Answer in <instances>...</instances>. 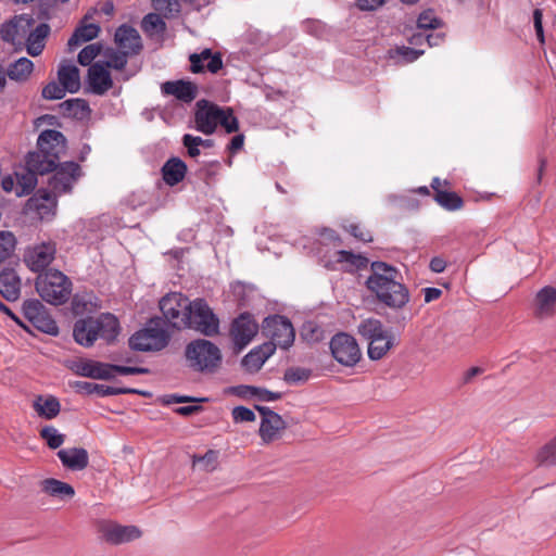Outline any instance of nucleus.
<instances>
[{"label":"nucleus","mask_w":556,"mask_h":556,"mask_svg":"<svg viewBox=\"0 0 556 556\" xmlns=\"http://www.w3.org/2000/svg\"><path fill=\"white\" fill-rule=\"evenodd\" d=\"M366 287L380 303L393 309L403 308L410 300L400 270L384 262L371 263Z\"/></svg>","instance_id":"nucleus-1"},{"label":"nucleus","mask_w":556,"mask_h":556,"mask_svg":"<svg viewBox=\"0 0 556 556\" xmlns=\"http://www.w3.org/2000/svg\"><path fill=\"white\" fill-rule=\"evenodd\" d=\"M119 331L117 318L110 314H101L97 318L79 319L74 325L75 341L86 348L93 345L98 339L110 343L114 341Z\"/></svg>","instance_id":"nucleus-2"},{"label":"nucleus","mask_w":556,"mask_h":556,"mask_svg":"<svg viewBox=\"0 0 556 556\" xmlns=\"http://www.w3.org/2000/svg\"><path fill=\"white\" fill-rule=\"evenodd\" d=\"M170 333L163 318H152L147 326L136 331L128 340L129 348L139 352H156L165 349Z\"/></svg>","instance_id":"nucleus-3"},{"label":"nucleus","mask_w":556,"mask_h":556,"mask_svg":"<svg viewBox=\"0 0 556 556\" xmlns=\"http://www.w3.org/2000/svg\"><path fill=\"white\" fill-rule=\"evenodd\" d=\"M36 290L46 302L60 305L70 299L72 281L62 271L50 269L37 277Z\"/></svg>","instance_id":"nucleus-4"},{"label":"nucleus","mask_w":556,"mask_h":556,"mask_svg":"<svg viewBox=\"0 0 556 556\" xmlns=\"http://www.w3.org/2000/svg\"><path fill=\"white\" fill-rule=\"evenodd\" d=\"M189 366L197 371H214L222 362V353L217 345L204 339L191 341L185 351Z\"/></svg>","instance_id":"nucleus-5"},{"label":"nucleus","mask_w":556,"mask_h":556,"mask_svg":"<svg viewBox=\"0 0 556 556\" xmlns=\"http://www.w3.org/2000/svg\"><path fill=\"white\" fill-rule=\"evenodd\" d=\"M184 321L186 323L184 329H192L206 337H213L219 332V319L203 299L190 302Z\"/></svg>","instance_id":"nucleus-6"},{"label":"nucleus","mask_w":556,"mask_h":556,"mask_svg":"<svg viewBox=\"0 0 556 556\" xmlns=\"http://www.w3.org/2000/svg\"><path fill=\"white\" fill-rule=\"evenodd\" d=\"M330 351L333 358L345 367L355 366L362 357L356 339L345 332H339L331 338Z\"/></svg>","instance_id":"nucleus-7"},{"label":"nucleus","mask_w":556,"mask_h":556,"mask_svg":"<svg viewBox=\"0 0 556 556\" xmlns=\"http://www.w3.org/2000/svg\"><path fill=\"white\" fill-rule=\"evenodd\" d=\"M189 299L179 292H172L163 296L160 301V309L164 316L166 325L176 329H184L185 317L190 305Z\"/></svg>","instance_id":"nucleus-8"},{"label":"nucleus","mask_w":556,"mask_h":556,"mask_svg":"<svg viewBox=\"0 0 556 556\" xmlns=\"http://www.w3.org/2000/svg\"><path fill=\"white\" fill-rule=\"evenodd\" d=\"M52 176L49 178V190L56 197L72 191L81 175L80 166L75 162H64L55 164L51 170Z\"/></svg>","instance_id":"nucleus-9"},{"label":"nucleus","mask_w":556,"mask_h":556,"mask_svg":"<svg viewBox=\"0 0 556 556\" xmlns=\"http://www.w3.org/2000/svg\"><path fill=\"white\" fill-rule=\"evenodd\" d=\"M22 311L27 321L37 330L50 336H56L59 333V327L55 320L39 300L30 299L24 301Z\"/></svg>","instance_id":"nucleus-10"},{"label":"nucleus","mask_w":556,"mask_h":556,"mask_svg":"<svg viewBox=\"0 0 556 556\" xmlns=\"http://www.w3.org/2000/svg\"><path fill=\"white\" fill-rule=\"evenodd\" d=\"M263 329L271 339V345L279 346L283 350L289 349L295 338V332L291 321L280 315L269 316L265 318Z\"/></svg>","instance_id":"nucleus-11"},{"label":"nucleus","mask_w":556,"mask_h":556,"mask_svg":"<svg viewBox=\"0 0 556 556\" xmlns=\"http://www.w3.org/2000/svg\"><path fill=\"white\" fill-rule=\"evenodd\" d=\"M101 538L111 545H121L138 540L142 531L134 525H119L114 521H101L99 523Z\"/></svg>","instance_id":"nucleus-12"},{"label":"nucleus","mask_w":556,"mask_h":556,"mask_svg":"<svg viewBox=\"0 0 556 556\" xmlns=\"http://www.w3.org/2000/svg\"><path fill=\"white\" fill-rule=\"evenodd\" d=\"M258 332V324L250 313H242L230 325V337L238 351L247 348Z\"/></svg>","instance_id":"nucleus-13"},{"label":"nucleus","mask_w":556,"mask_h":556,"mask_svg":"<svg viewBox=\"0 0 556 556\" xmlns=\"http://www.w3.org/2000/svg\"><path fill=\"white\" fill-rule=\"evenodd\" d=\"M255 408L262 416L258 432L263 442L270 443L279 439L281 432L287 427L286 421L282 419V417L267 406L256 405Z\"/></svg>","instance_id":"nucleus-14"},{"label":"nucleus","mask_w":556,"mask_h":556,"mask_svg":"<svg viewBox=\"0 0 556 556\" xmlns=\"http://www.w3.org/2000/svg\"><path fill=\"white\" fill-rule=\"evenodd\" d=\"M35 20L28 14L16 15L10 21L2 24L0 28L3 41L13 45L21 43L33 28Z\"/></svg>","instance_id":"nucleus-15"},{"label":"nucleus","mask_w":556,"mask_h":556,"mask_svg":"<svg viewBox=\"0 0 556 556\" xmlns=\"http://www.w3.org/2000/svg\"><path fill=\"white\" fill-rule=\"evenodd\" d=\"M55 252L54 243L43 242L29 249L24 255V261L31 271L39 273L52 263Z\"/></svg>","instance_id":"nucleus-16"},{"label":"nucleus","mask_w":556,"mask_h":556,"mask_svg":"<svg viewBox=\"0 0 556 556\" xmlns=\"http://www.w3.org/2000/svg\"><path fill=\"white\" fill-rule=\"evenodd\" d=\"M37 148L41 149L55 163L66 151V139L64 135L55 129L42 130L37 139Z\"/></svg>","instance_id":"nucleus-17"},{"label":"nucleus","mask_w":556,"mask_h":556,"mask_svg":"<svg viewBox=\"0 0 556 556\" xmlns=\"http://www.w3.org/2000/svg\"><path fill=\"white\" fill-rule=\"evenodd\" d=\"M56 195L47 189H39L27 201V210L38 214L40 219H50L55 215Z\"/></svg>","instance_id":"nucleus-18"},{"label":"nucleus","mask_w":556,"mask_h":556,"mask_svg":"<svg viewBox=\"0 0 556 556\" xmlns=\"http://www.w3.org/2000/svg\"><path fill=\"white\" fill-rule=\"evenodd\" d=\"M533 315L538 319H549L556 315V288L545 286L534 295Z\"/></svg>","instance_id":"nucleus-19"},{"label":"nucleus","mask_w":556,"mask_h":556,"mask_svg":"<svg viewBox=\"0 0 556 556\" xmlns=\"http://www.w3.org/2000/svg\"><path fill=\"white\" fill-rule=\"evenodd\" d=\"M199 109L194 116L195 129L204 135H212L218 126L222 109L215 104L198 103Z\"/></svg>","instance_id":"nucleus-20"},{"label":"nucleus","mask_w":556,"mask_h":556,"mask_svg":"<svg viewBox=\"0 0 556 556\" xmlns=\"http://www.w3.org/2000/svg\"><path fill=\"white\" fill-rule=\"evenodd\" d=\"M189 61L192 73H202L207 70L215 74L223 66L220 53H213L211 49H204L200 53L190 54Z\"/></svg>","instance_id":"nucleus-21"},{"label":"nucleus","mask_w":556,"mask_h":556,"mask_svg":"<svg viewBox=\"0 0 556 556\" xmlns=\"http://www.w3.org/2000/svg\"><path fill=\"white\" fill-rule=\"evenodd\" d=\"M87 83L89 90L98 96L104 94L113 86L111 74L100 63H94L89 67Z\"/></svg>","instance_id":"nucleus-22"},{"label":"nucleus","mask_w":556,"mask_h":556,"mask_svg":"<svg viewBox=\"0 0 556 556\" xmlns=\"http://www.w3.org/2000/svg\"><path fill=\"white\" fill-rule=\"evenodd\" d=\"M22 279L14 268L5 267L0 270V294L9 302H15L21 296Z\"/></svg>","instance_id":"nucleus-23"},{"label":"nucleus","mask_w":556,"mask_h":556,"mask_svg":"<svg viewBox=\"0 0 556 556\" xmlns=\"http://www.w3.org/2000/svg\"><path fill=\"white\" fill-rule=\"evenodd\" d=\"M115 42L121 50L138 54L142 49L141 37L137 29L128 25L119 26L115 31Z\"/></svg>","instance_id":"nucleus-24"},{"label":"nucleus","mask_w":556,"mask_h":556,"mask_svg":"<svg viewBox=\"0 0 556 556\" xmlns=\"http://www.w3.org/2000/svg\"><path fill=\"white\" fill-rule=\"evenodd\" d=\"M76 389L85 394L97 393L100 396L119 395V394H144L137 389L130 388H114L105 384H99L88 381H77L75 383Z\"/></svg>","instance_id":"nucleus-25"},{"label":"nucleus","mask_w":556,"mask_h":556,"mask_svg":"<svg viewBox=\"0 0 556 556\" xmlns=\"http://www.w3.org/2000/svg\"><path fill=\"white\" fill-rule=\"evenodd\" d=\"M62 465L71 470H83L88 466V452L83 447L63 448L58 452Z\"/></svg>","instance_id":"nucleus-26"},{"label":"nucleus","mask_w":556,"mask_h":556,"mask_svg":"<svg viewBox=\"0 0 556 556\" xmlns=\"http://www.w3.org/2000/svg\"><path fill=\"white\" fill-rule=\"evenodd\" d=\"M50 34V26L46 23L37 25L34 29L31 28L26 36V51L31 56H38L42 53L46 39Z\"/></svg>","instance_id":"nucleus-27"},{"label":"nucleus","mask_w":556,"mask_h":556,"mask_svg":"<svg viewBox=\"0 0 556 556\" xmlns=\"http://www.w3.org/2000/svg\"><path fill=\"white\" fill-rule=\"evenodd\" d=\"M58 79L71 93H75L80 89L79 70L72 62H61L58 70Z\"/></svg>","instance_id":"nucleus-28"},{"label":"nucleus","mask_w":556,"mask_h":556,"mask_svg":"<svg viewBox=\"0 0 556 556\" xmlns=\"http://www.w3.org/2000/svg\"><path fill=\"white\" fill-rule=\"evenodd\" d=\"M161 89L163 93L174 96L185 102H191L197 97V87L189 81H166Z\"/></svg>","instance_id":"nucleus-29"},{"label":"nucleus","mask_w":556,"mask_h":556,"mask_svg":"<svg viewBox=\"0 0 556 556\" xmlns=\"http://www.w3.org/2000/svg\"><path fill=\"white\" fill-rule=\"evenodd\" d=\"M273 353L274 346L271 344H264L263 346L254 348L243 357L242 366L248 371H257Z\"/></svg>","instance_id":"nucleus-30"},{"label":"nucleus","mask_w":556,"mask_h":556,"mask_svg":"<svg viewBox=\"0 0 556 556\" xmlns=\"http://www.w3.org/2000/svg\"><path fill=\"white\" fill-rule=\"evenodd\" d=\"M33 407L39 417L48 420L55 418L61 412L60 401L53 395H38Z\"/></svg>","instance_id":"nucleus-31"},{"label":"nucleus","mask_w":556,"mask_h":556,"mask_svg":"<svg viewBox=\"0 0 556 556\" xmlns=\"http://www.w3.org/2000/svg\"><path fill=\"white\" fill-rule=\"evenodd\" d=\"M187 165L178 157L169 159L162 167L164 181L169 186L180 182L186 175Z\"/></svg>","instance_id":"nucleus-32"},{"label":"nucleus","mask_w":556,"mask_h":556,"mask_svg":"<svg viewBox=\"0 0 556 556\" xmlns=\"http://www.w3.org/2000/svg\"><path fill=\"white\" fill-rule=\"evenodd\" d=\"M393 345L394 336L390 331H387L368 343V357L372 361H379L387 355Z\"/></svg>","instance_id":"nucleus-33"},{"label":"nucleus","mask_w":556,"mask_h":556,"mask_svg":"<svg viewBox=\"0 0 556 556\" xmlns=\"http://www.w3.org/2000/svg\"><path fill=\"white\" fill-rule=\"evenodd\" d=\"M53 159L49 157L41 149L29 152L26 156V167L39 172V175L47 174L55 167Z\"/></svg>","instance_id":"nucleus-34"},{"label":"nucleus","mask_w":556,"mask_h":556,"mask_svg":"<svg viewBox=\"0 0 556 556\" xmlns=\"http://www.w3.org/2000/svg\"><path fill=\"white\" fill-rule=\"evenodd\" d=\"M41 489L46 494L60 500L72 498L75 495L71 484L53 478L45 479L41 482Z\"/></svg>","instance_id":"nucleus-35"},{"label":"nucleus","mask_w":556,"mask_h":556,"mask_svg":"<svg viewBox=\"0 0 556 556\" xmlns=\"http://www.w3.org/2000/svg\"><path fill=\"white\" fill-rule=\"evenodd\" d=\"M109 369V364L88 359L77 364L76 372L92 379H110Z\"/></svg>","instance_id":"nucleus-36"},{"label":"nucleus","mask_w":556,"mask_h":556,"mask_svg":"<svg viewBox=\"0 0 556 556\" xmlns=\"http://www.w3.org/2000/svg\"><path fill=\"white\" fill-rule=\"evenodd\" d=\"M99 31V25L93 23L77 27L72 37L68 39L67 45L70 50L79 47L84 42L94 39L96 37H98Z\"/></svg>","instance_id":"nucleus-37"},{"label":"nucleus","mask_w":556,"mask_h":556,"mask_svg":"<svg viewBox=\"0 0 556 556\" xmlns=\"http://www.w3.org/2000/svg\"><path fill=\"white\" fill-rule=\"evenodd\" d=\"M34 70V63L23 56L11 63L7 70L8 77L14 81H25Z\"/></svg>","instance_id":"nucleus-38"},{"label":"nucleus","mask_w":556,"mask_h":556,"mask_svg":"<svg viewBox=\"0 0 556 556\" xmlns=\"http://www.w3.org/2000/svg\"><path fill=\"white\" fill-rule=\"evenodd\" d=\"M98 298L92 293L76 294L72 301L75 315H86L96 312L99 306Z\"/></svg>","instance_id":"nucleus-39"},{"label":"nucleus","mask_w":556,"mask_h":556,"mask_svg":"<svg viewBox=\"0 0 556 556\" xmlns=\"http://www.w3.org/2000/svg\"><path fill=\"white\" fill-rule=\"evenodd\" d=\"M357 331L369 343L374 339L382 336L388 330L379 319L367 318L358 324Z\"/></svg>","instance_id":"nucleus-40"},{"label":"nucleus","mask_w":556,"mask_h":556,"mask_svg":"<svg viewBox=\"0 0 556 556\" xmlns=\"http://www.w3.org/2000/svg\"><path fill=\"white\" fill-rule=\"evenodd\" d=\"M141 28L149 37H162L166 30V23L161 14L149 13L142 18Z\"/></svg>","instance_id":"nucleus-41"},{"label":"nucleus","mask_w":556,"mask_h":556,"mask_svg":"<svg viewBox=\"0 0 556 556\" xmlns=\"http://www.w3.org/2000/svg\"><path fill=\"white\" fill-rule=\"evenodd\" d=\"M60 109L65 116L79 119L89 114L88 103L83 99L66 100L60 104Z\"/></svg>","instance_id":"nucleus-42"},{"label":"nucleus","mask_w":556,"mask_h":556,"mask_svg":"<svg viewBox=\"0 0 556 556\" xmlns=\"http://www.w3.org/2000/svg\"><path fill=\"white\" fill-rule=\"evenodd\" d=\"M39 172L28 169L23 173H16L17 188L15 190L16 195L23 197L29 194L37 185V175Z\"/></svg>","instance_id":"nucleus-43"},{"label":"nucleus","mask_w":556,"mask_h":556,"mask_svg":"<svg viewBox=\"0 0 556 556\" xmlns=\"http://www.w3.org/2000/svg\"><path fill=\"white\" fill-rule=\"evenodd\" d=\"M336 260L338 263L344 265L345 269H361L366 267L368 260L361 254H355L350 251L340 250L336 252Z\"/></svg>","instance_id":"nucleus-44"},{"label":"nucleus","mask_w":556,"mask_h":556,"mask_svg":"<svg viewBox=\"0 0 556 556\" xmlns=\"http://www.w3.org/2000/svg\"><path fill=\"white\" fill-rule=\"evenodd\" d=\"M182 144L186 147L188 155L190 157H197L200 155V148H211L213 147V140L203 139L198 136H193L190 134H186L182 137Z\"/></svg>","instance_id":"nucleus-45"},{"label":"nucleus","mask_w":556,"mask_h":556,"mask_svg":"<svg viewBox=\"0 0 556 556\" xmlns=\"http://www.w3.org/2000/svg\"><path fill=\"white\" fill-rule=\"evenodd\" d=\"M434 200L440 206L447 211H457L464 205L463 199L451 191H438L437 194H434Z\"/></svg>","instance_id":"nucleus-46"},{"label":"nucleus","mask_w":556,"mask_h":556,"mask_svg":"<svg viewBox=\"0 0 556 556\" xmlns=\"http://www.w3.org/2000/svg\"><path fill=\"white\" fill-rule=\"evenodd\" d=\"M535 460L543 466L556 465V435L538 450Z\"/></svg>","instance_id":"nucleus-47"},{"label":"nucleus","mask_w":556,"mask_h":556,"mask_svg":"<svg viewBox=\"0 0 556 556\" xmlns=\"http://www.w3.org/2000/svg\"><path fill=\"white\" fill-rule=\"evenodd\" d=\"M15 248V236L11 231H0V264L13 256Z\"/></svg>","instance_id":"nucleus-48"},{"label":"nucleus","mask_w":556,"mask_h":556,"mask_svg":"<svg viewBox=\"0 0 556 556\" xmlns=\"http://www.w3.org/2000/svg\"><path fill=\"white\" fill-rule=\"evenodd\" d=\"M218 460V452L214 450H208L202 456H193L192 465L193 467H199L201 470L206 472H211L216 469Z\"/></svg>","instance_id":"nucleus-49"},{"label":"nucleus","mask_w":556,"mask_h":556,"mask_svg":"<svg viewBox=\"0 0 556 556\" xmlns=\"http://www.w3.org/2000/svg\"><path fill=\"white\" fill-rule=\"evenodd\" d=\"M40 437L46 441L47 445L52 448H59L65 440L64 434L59 432L53 426H46L40 430Z\"/></svg>","instance_id":"nucleus-50"},{"label":"nucleus","mask_w":556,"mask_h":556,"mask_svg":"<svg viewBox=\"0 0 556 556\" xmlns=\"http://www.w3.org/2000/svg\"><path fill=\"white\" fill-rule=\"evenodd\" d=\"M131 53L125 50H113L110 49L105 52L106 58V66L112 67L114 70H123L127 64V59Z\"/></svg>","instance_id":"nucleus-51"},{"label":"nucleus","mask_w":556,"mask_h":556,"mask_svg":"<svg viewBox=\"0 0 556 556\" xmlns=\"http://www.w3.org/2000/svg\"><path fill=\"white\" fill-rule=\"evenodd\" d=\"M152 5L166 18L176 16L180 11L178 0H152Z\"/></svg>","instance_id":"nucleus-52"},{"label":"nucleus","mask_w":556,"mask_h":556,"mask_svg":"<svg viewBox=\"0 0 556 556\" xmlns=\"http://www.w3.org/2000/svg\"><path fill=\"white\" fill-rule=\"evenodd\" d=\"M311 377V370L303 367H290L285 371L283 379L289 384L306 382Z\"/></svg>","instance_id":"nucleus-53"},{"label":"nucleus","mask_w":556,"mask_h":556,"mask_svg":"<svg viewBox=\"0 0 556 556\" xmlns=\"http://www.w3.org/2000/svg\"><path fill=\"white\" fill-rule=\"evenodd\" d=\"M441 25L442 21L437 17L432 10L421 12L417 18V27L419 29H437Z\"/></svg>","instance_id":"nucleus-54"},{"label":"nucleus","mask_w":556,"mask_h":556,"mask_svg":"<svg viewBox=\"0 0 556 556\" xmlns=\"http://www.w3.org/2000/svg\"><path fill=\"white\" fill-rule=\"evenodd\" d=\"M102 46L100 43H90L78 53V62L83 66L90 65L100 54Z\"/></svg>","instance_id":"nucleus-55"},{"label":"nucleus","mask_w":556,"mask_h":556,"mask_svg":"<svg viewBox=\"0 0 556 556\" xmlns=\"http://www.w3.org/2000/svg\"><path fill=\"white\" fill-rule=\"evenodd\" d=\"M67 89L59 81H50L42 89V97L48 100H60L65 97Z\"/></svg>","instance_id":"nucleus-56"},{"label":"nucleus","mask_w":556,"mask_h":556,"mask_svg":"<svg viewBox=\"0 0 556 556\" xmlns=\"http://www.w3.org/2000/svg\"><path fill=\"white\" fill-rule=\"evenodd\" d=\"M218 125L224 127L227 134L235 132L239 128L238 119L230 109H222V114L218 117Z\"/></svg>","instance_id":"nucleus-57"},{"label":"nucleus","mask_w":556,"mask_h":556,"mask_svg":"<svg viewBox=\"0 0 556 556\" xmlns=\"http://www.w3.org/2000/svg\"><path fill=\"white\" fill-rule=\"evenodd\" d=\"M109 374L110 379L114 378L116 375L127 376V375H141L148 374L150 370L144 367H132V366H122V365H111L109 364Z\"/></svg>","instance_id":"nucleus-58"},{"label":"nucleus","mask_w":556,"mask_h":556,"mask_svg":"<svg viewBox=\"0 0 556 556\" xmlns=\"http://www.w3.org/2000/svg\"><path fill=\"white\" fill-rule=\"evenodd\" d=\"M149 193L146 191H136L130 193L125 202L126 205L129 206L131 210H137L141 206H143L149 201Z\"/></svg>","instance_id":"nucleus-59"},{"label":"nucleus","mask_w":556,"mask_h":556,"mask_svg":"<svg viewBox=\"0 0 556 556\" xmlns=\"http://www.w3.org/2000/svg\"><path fill=\"white\" fill-rule=\"evenodd\" d=\"M232 418L236 422H249L255 420V414L248 407L237 406L232 409Z\"/></svg>","instance_id":"nucleus-60"},{"label":"nucleus","mask_w":556,"mask_h":556,"mask_svg":"<svg viewBox=\"0 0 556 556\" xmlns=\"http://www.w3.org/2000/svg\"><path fill=\"white\" fill-rule=\"evenodd\" d=\"M344 229L350 232L354 238L363 241V242H369L372 240L371 235L364 230L361 225L351 223L346 226H344Z\"/></svg>","instance_id":"nucleus-61"},{"label":"nucleus","mask_w":556,"mask_h":556,"mask_svg":"<svg viewBox=\"0 0 556 556\" xmlns=\"http://www.w3.org/2000/svg\"><path fill=\"white\" fill-rule=\"evenodd\" d=\"M254 397L263 402H273L279 400L281 397V394L278 392H271L267 389L256 387Z\"/></svg>","instance_id":"nucleus-62"},{"label":"nucleus","mask_w":556,"mask_h":556,"mask_svg":"<svg viewBox=\"0 0 556 556\" xmlns=\"http://www.w3.org/2000/svg\"><path fill=\"white\" fill-rule=\"evenodd\" d=\"M397 53L403 58L405 62H413L417 60L424 53V51L414 48L403 47L401 49H397Z\"/></svg>","instance_id":"nucleus-63"},{"label":"nucleus","mask_w":556,"mask_h":556,"mask_svg":"<svg viewBox=\"0 0 556 556\" xmlns=\"http://www.w3.org/2000/svg\"><path fill=\"white\" fill-rule=\"evenodd\" d=\"M542 18H543L542 11L540 9H535L533 12V22H534L536 37L541 42H544Z\"/></svg>","instance_id":"nucleus-64"}]
</instances>
